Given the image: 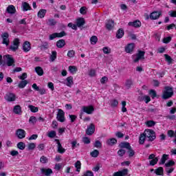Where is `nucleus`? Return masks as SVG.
I'll use <instances>...</instances> for the list:
<instances>
[{
    "mask_svg": "<svg viewBox=\"0 0 176 176\" xmlns=\"http://www.w3.org/2000/svg\"><path fill=\"white\" fill-rule=\"evenodd\" d=\"M125 86L126 87V89H130V87H131V86H133V80L128 79L126 80V82H125Z\"/></svg>",
    "mask_w": 176,
    "mask_h": 176,
    "instance_id": "43",
    "label": "nucleus"
},
{
    "mask_svg": "<svg viewBox=\"0 0 176 176\" xmlns=\"http://www.w3.org/2000/svg\"><path fill=\"white\" fill-rule=\"evenodd\" d=\"M40 162L41 163H43V164L47 163V157L45 156H42L40 159Z\"/></svg>",
    "mask_w": 176,
    "mask_h": 176,
    "instance_id": "61",
    "label": "nucleus"
},
{
    "mask_svg": "<svg viewBox=\"0 0 176 176\" xmlns=\"http://www.w3.org/2000/svg\"><path fill=\"white\" fill-rule=\"evenodd\" d=\"M16 137L19 138V140H23V138H25V131L22 129H19L16 131Z\"/></svg>",
    "mask_w": 176,
    "mask_h": 176,
    "instance_id": "11",
    "label": "nucleus"
},
{
    "mask_svg": "<svg viewBox=\"0 0 176 176\" xmlns=\"http://www.w3.org/2000/svg\"><path fill=\"white\" fill-rule=\"evenodd\" d=\"M5 100H6V101H8V102L16 101V95L13 93H8L7 94H6Z\"/></svg>",
    "mask_w": 176,
    "mask_h": 176,
    "instance_id": "10",
    "label": "nucleus"
},
{
    "mask_svg": "<svg viewBox=\"0 0 176 176\" xmlns=\"http://www.w3.org/2000/svg\"><path fill=\"white\" fill-rule=\"evenodd\" d=\"M40 49L41 50H46V49H49V43H47V42H43L40 46Z\"/></svg>",
    "mask_w": 176,
    "mask_h": 176,
    "instance_id": "39",
    "label": "nucleus"
},
{
    "mask_svg": "<svg viewBox=\"0 0 176 176\" xmlns=\"http://www.w3.org/2000/svg\"><path fill=\"white\" fill-rule=\"evenodd\" d=\"M90 155L92 157H98L100 155V151H98V150H94L90 153Z\"/></svg>",
    "mask_w": 176,
    "mask_h": 176,
    "instance_id": "41",
    "label": "nucleus"
},
{
    "mask_svg": "<svg viewBox=\"0 0 176 176\" xmlns=\"http://www.w3.org/2000/svg\"><path fill=\"white\" fill-rule=\"evenodd\" d=\"M56 119L58 122H60V123H64V122H65V113H64V111L62 109L58 110Z\"/></svg>",
    "mask_w": 176,
    "mask_h": 176,
    "instance_id": "6",
    "label": "nucleus"
},
{
    "mask_svg": "<svg viewBox=\"0 0 176 176\" xmlns=\"http://www.w3.org/2000/svg\"><path fill=\"white\" fill-rule=\"evenodd\" d=\"M56 46L58 49H61L65 46V40L60 39L56 42Z\"/></svg>",
    "mask_w": 176,
    "mask_h": 176,
    "instance_id": "26",
    "label": "nucleus"
},
{
    "mask_svg": "<svg viewBox=\"0 0 176 176\" xmlns=\"http://www.w3.org/2000/svg\"><path fill=\"white\" fill-rule=\"evenodd\" d=\"M69 71L71 74H76L78 69L75 66H69Z\"/></svg>",
    "mask_w": 176,
    "mask_h": 176,
    "instance_id": "45",
    "label": "nucleus"
},
{
    "mask_svg": "<svg viewBox=\"0 0 176 176\" xmlns=\"http://www.w3.org/2000/svg\"><path fill=\"white\" fill-rule=\"evenodd\" d=\"M169 16L170 17H176V11H173V10L169 11Z\"/></svg>",
    "mask_w": 176,
    "mask_h": 176,
    "instance_id": "64",
    "label": "nucleus"
},
{
    "mask_svg": "<svg viewBox=\"0 0 176 176\" xmlns=\"http://www.w3.org/2000/svg\"><path fill=\"white\" fill-rule=\"evenodd\" d=\"M3 58H6V64L8 67H14V58H13L11 55H6L3 56Z\"/></svg>",
    "mask_w": 176,
    "mask_h": 176,
    "instance_id": "5",
    "label": "nucleus"
},
{
    "mask_svg": "<svg viewBox=\"0 0 176 176\" xmlns=\"http://www.w3.org/2000/svg\"><path fill=\"white\" fill-rule=\"evenodd\" d=\"M1 38L3 39L2 43L3 45H6V46H9V43H10V40L9 39V33L4 32L1 34Z\"/></svg>",
    "mask_w": 176,
    "mask_h": 176,
    "instance_id": "7",
    "label": "nucleus"
},
{
    "mask_svg": "<svg viewBox=\"0 0 176 176\" xmlns=\"http://www.w3.org/2000/svg\"><path fill=\"white\" fill-rule=\"evenodd\" d=\"M108 82V77L107 76H103L101 79H100V83L102 85H105V83Z\"/></svg>",
    "mask_w": 176,
    "mask_h": 176,
    "instance_id": "56",
    "label": "nucleus"
},
{
    "mask_svg": "<svg viewBox=\"0 0 176 176\" xmlns=\"http://www.w3.org/2000/svg\"><path fill=\"white\" fill-rule=\"evenodd\" d=\"M175 164V162L173 160L168 161L167 163L165 164L166 167H171Z\"/></svg>",
    "mask_w": 176,
    "mask_h": 176,
    "instance_id": "52",
    "label": "nucleus"
},
{
    "mask_svg": "<svg viewBox=\"0 0 176 176\" xmlns=\"http://www.w3.org/2000/svg\"><path fill=\"white\" fill-rule=\"evenodd\" d=\"M28 108L30 109L31 112H33L34 113L38 112L39 111V109L35 106L30 104L28 106Z\"/></svg>",
    "mask_w": 176,
    "mask_h": 176,
    "instance_id": "38",
    "label": "nucleus"
},
{
    "mask_svg": "<svg viewBox=\"0 0 176 176\" xmlns=\"http://www.w3.org/2000/svg\"><path fill=\"white\" fill-rule=\"evenodd\" d=\"M157 162H159V157H155L153 160L150 161V166H155V164H157Z\"/></svg>",
    "mask_w": 176,
    "mask_h": 176,
    "instance_id": "49",
    "label": "nucleus"
},
{
    "mask_svg": "<svg viewBox=\"0 0 176 176\" xmlns=\"http://www.w3.org/2000/svg\"><path fill=\"white\" fill-rule=\"evenodd\" d=\"M94 146L95 148H101V142H100V140H96L94 143Z\"/></svg>",
    "mask_w": 176,
    "mask_h": 176,
    "instance_id": "59",
    "label": "nucleus"
},
{
    "mask_svg": "<svg viewBox=\"0 0 176 176\" xmlns=\"http://www.w3.org/2000/svg\"><path fill=\"white\" fill-rule=\"evenodd\" d=\"M143 133L146 136V141L152 142L156 140V133L152 129H146Z\"/></svg>",
    "mask_w": 176,
    "mask_h": 176,
    "instance_id": "1",
    "label": "nucleus"
},
{
    "mask_svg": "<svg viewBox=\"0 0 176 176\" xmlns=\"http://www.w3.org/2000/svg\"><path fill=\"white\" fill-rule=\"evenodd\" d=\"M145 140H146L145 134L144 133L140 134L139 138V144H140V145H144V144H145Z\"/></svg>",
    "mask_w": 176,
    "mask_h": 176,
    "instance_id": "27",
    "label": "nucleus"
},
{
    "mask_svg": "<svg viewBox=\"0 0 176 176\" xmlns=\"http://www.w3.org/2000/svg\"><path fill=\"white\" fill-rule=\"evenodd\" d=\"M125 153H126V151L124 149H120L118 151V155H119L121 157L123 156Z\"/></svg>",
    "mask_w": 176,
    "mask_h": 176,
    "instance_id": "63",
    "label": "nucleus"
},
{
    "mask_svg": "<svg viewBox=\"0 0 176 176\" xmlns=\"http://www.w3.org/2000/svg\"><path fill=\"white\" fill-rule=\"evenodd\" d=\"M57 38V33H53L52 34L50 35V41H53V39H56Z\"/></svg>",
    "mask_w": 176,
    "mask_h": 176,
    "instance_id": "62",
    "label": "nucleus"
},
{
    "mask_svg": "<svg viewBox=\"0 0 176 176\" xmlns=\"http://www.w3.org/2000/svg\"><path fill=\"white\" fill-rule=\"evenodd\" d=\"M68 87H72L74 85V77L69 76L66 78V82L65 83Z\"/></svg>",
    "mask_w": 176,
    "mask_h": 176,
    "instance_id": "20",
    "label": "nucleus"
},
{
    "mask_svg": "<svg viewBox=\"0 0 176 176\" xmlns=\"http://www.w3.org/2000/svg\"><path fill=\"white\" fill-rule=\"evenodd\" d=\"M164 91L163 92L162 98L164 100H167L168 98H171L173 97V94H174V91H173V88L170 87H165Z\"/></svg>",
    "mask_w": 176,
    "mask_h": 176,
    "instance_id": "2",
    "label": "nucleus"
},
{
    "mask_svg": "<svg viewBox=\"0 0 176 176\" xmlns=\"http://www.w3.org/2000/svg\"><path fill=\"white\" fill-rule=\"evenodd\" d=\"M124 35V30H123V29H119L116 34V38H118V39H120V38H123Z\"/></svg>",
    "mask_w": 176,
    "mask_h": 176,
    "instance_id": "30",
    "label": "nucleus"
},
{
    "mask_svg": "<svg viewBox=\"0 0 176 176\" xmlns=\"http://www.w3.org/2000/svg\"><path fill=\"white\" fill-rule=\"evenodd\" d=\"M146 124L148 127H153L156 124V122L153 120H149L146 122Z\"/></svg>",
    "mask_w": 176,
    "mask_h": 176,
    "instance_id": "48",
    "label": "nucleus"
},
{
    "mask_svg": "<svg viewBox=\"0 0 176 176\" xmlns=\"http://www.w3.org/2000/svg\"><path fill=\"white\" fill-rule=\"evenodd\" d=\"M164 170L163 169L162 167H159L158 168L155 169V173L156 175H163Z\"/></svg>",
    "mask_w": 176,
    "mask_h": 176,
    "instance_id": "36",
    "label": "nucleus"
},
{
    "mask_svg": "<svg viewBox=\"0 0 176 176\" xmlns=\"http://www.w3.org/2000/svg\"><path fill=\"white\" fill-rule=\"evenodd\" d=\"M149 94L152 97V98H155L156 97V96H157L156 91H155L153 89H151L149 91Z\"/></svg>",
    "mask_w": 176,
    "mask_h": 176,
    "instance_id": "55",
    "label": "nucleus"
},
{
    "mask_svg": "<svg viewBox=\"0 0 176 176\" xmlns=\"http://www.w3.org/2000/svg\"><path fill=\"white\" fill-rule=\"evenodd\" d=\"M35 72H36L37 75L38 76H42L43 75V69L39 66L36 67L35 69Z\"/></svg>",
    "mask_w": 176,
    "mask_h": 176,
    "instance_id": "28",
    "label": "nucleus"
},
{
    "mask_svg": "<svg viewBox=\"0 0 176 176\" xmlns=\"http://www.w3.org/2000/svg\"><path fill=\"white\" fill-rule=\"evenodd\" d=\"M48 25H56L57 22L54 19H49L47 21Z\"/></svg>",
    "mask_w": 176,
    "mask_h": 176,
    "instance_id": "53",
    "label": "nucleus"
},
{
    "mask_svg": "<svg viewBox=\"0 0 176 176\" xmlns=\"http://www.w3.org/2000/svg\"><path fill=\"white\" fill-rule=\"evenodd\" d=\"M160 16H162V12H157L156 11H154L150 14V19L151 20H157V19H159Z\"/></svg>",
    "mask_w": 176,
    "mask_h": 176,
    "instance_id": "13",
    "label": "nucleus"
},
{
    "mask_svg": "<svg viewBox=\"0 0 176 176\" xmlns=\"http://www.w3.org/2000/svg\"><path fill=\"white\" fill-rule=\"evenodd\" d=\"M82 112L87 113L88 115H91L94 112V107L93 106H83L82 108Z\"/></svg>",
    "mask_w": 176,
    "mask_h": 176,
    "instance_id": "8",
    "label": "nucleus"
},
{
    "mask_svg": "<svg viewBox=\"0 0 176 176\" xmlns=\"http://www.w3.org/2000/svg\"><path fill=\"white\" fill-rule=\"evenodd\" d=\"M56 58H57V52L52 51V55L50 57V61H52L53 63V61H54V60H56Z\"/></svg>",
    "mask_w": 176,
    "mask_h": 176,
    "instance_id": "35",
    "label": "nucleus"
},
{
    "mask_svg": "<svg viewBox=\"0 0 176 176\" xmlns=\"http://www.w3.org/2000/svg\"><path fill=\"white\" fill-rule=\"evenodd\" d=\"M135 47V46L134 45V43L128 44L124 47L126 53H131L132 52H134Z\"/></svg>",
    "mask_w": 176,
    "mask_h": 176,
    "instance_id": "17",
    "label": "nucleus"
},
{
    "mask_svg": "<svg viewBox=\"0 0 176 176\" xmlns=\"http://www.w3.org/2000/svg\"><path fill=\"white\" fill-rule=\"evenodd\" d=\"M54 141L57 144V148H58L57 151L58 152V153H61V154L65 153V148L63 147V145H61L60 140L58 139H55Z\"/></svg>",
    "mask_w": 176,
    "mask_h": 176,
    "instance_id": "12",
    "label": "nucleus"
},
{
    "mask_svg": "<svg viewBox=\"0 0 176 176\" xmlns=\"http://www.w3.org/2000/svg\"><path fill=\"white\" fill-rule=\"evenodd\" d=\"M85 24H86V21H85L84 18H78V19H77V20H76V25H77V27L80 28V27H83V25H85Z\"/></svg>",
    "mask_w": 176,
    "mask_h": 176,
    "instance_id": "22",
    "label": "nucleus"
},
{
    "mask_svg": "<svg viewBox=\"0 0 176 176\" xmlns=\"http://www.w3.org/2000/svg\"><path fill=\"white\" fill-rule=\"evenodd\" d=\"M105 25H106L107 30H108L109 31H111V30H112L113 27H115V21H113V20H107L106 21Z\"/></svg>",
    "mask_w": 176,
    "mask_h": 176,
    "instance_id": "14",
    "label": "nucleus"
},
{
    "mask_svg": "<svg viewBox=\"0 0 176 176\" xmlns=\"http://www.w3.org/2000/svg\"><path fill=\"white\" fill-rule=\"evenodd\" d=\"M47 137H49V138H54V137L57 135V133L56 132V131H50L47 132Z\"/></svg>",
    "mask_w": 176,
    "mask_h": 176,
    "instance_id": "34",
    "label": "nucleus"
},
{
    "mask_svg": "<svg viewBox=\"0 0 176 176\" xmlns=\"http://www.w3.org/2000/svg\"><path fill=\"white\" fill-rule=\"evenodd\" d=\"M67 56H68L69 58H72V57H74V56H75V51H74V50H72L68 51V52H67Z\"/></svg>",
    "mask_w": 176,
    "mask_h": 176,
    "instance_id": "50",
    "label": "nucleus"
},
{
    "mask_svg": "<svg viewBox=\"0 0 176 176\" xmlns=\"http://www.w3.org/2000/svg\"><path fill=\"white\" fill-rule=\"evenodd\" d=\"M164 43H170L171 42V36L165 37L163 39Z\"/></svg>",
    "mask_w": 176,
    "mask_h": 176,
    "instance_id": "58",
    "label": "nucleus"
},
{
    "mask_svg": "<svg viewBox=\"0 0 176 176\" xmlns=\"http://www.w3.org/2000/svg\"><path fill=\"white\" fill-rule=\"evenodd\" d=\"M127 173H129L128 169H123L122 170H119L118 172L114 173L113 176H126L127 175Z\"/></svg>",
    "mask_w": 176,
    "mask_h": 176,
    "instance_id": "18",
    "label": "nucleus"
},
{
    "mask_svg": "<svg viewBox=\"0 0 176 176\" xmlns=\"http://www.w3.org/2000/svg\"><path fill=\"white\" fill-rule=\"evenodd\" d=\"M45 15H46V10L45 9L40 10L37 14L39 19H43V17H45Z\"/></svg>",
    "mask_w": 176,
    "mask_h": 176,
    "instance_id": "29",
    "label": "nucleus"
},
{
    "mask_svg": "<svg viewBox=\"0 0 176 176\" xmlns=\"http://www.w3.org/2000/svg\"><path fill=\"white\" fill-rule=\"evenodd\" d=\"M7 13H9V14H14L16 13V7L13 5H10L7 7L6 9Z\"/></svg>",
    "mask_w": 176,
    "mask_h": 176,
    "instance_id": "19",
    "label": "nucleus"
},
{
    "mask_svg": "<svg viewBox=\"0 0 176 176\" xmlns=\"http://www.w3.org/2000/svg\"><path fill=\"white\" fill-rule=\"evenodd\" d=\"M83 176H94V173L90 170H87L85 173H84Z\"/></svg>",
    "mask_w": 176,
    "mask_h": 176,
    "instance_id": "60",
    "label": "nucleus"
},
{
    "mask_svg": "<svg viewBox=\"0 0 176 176\" xmlns=\"http://www.w3.org/2000/svg\"><path fill=\"white\" fill-rule=\"evenodd\" d=\"M102 52L104 53V54H109V53H111V49H109L108 47H104L102 48Z\"/></svg>",
    "mask_w": 176,
    "mask_h": 176,
    "instance_id": "51",
    "label": "nucleus"
},
{
    "mask_svg": "<svg viewBox=\"0 0 176 176\" xmlns=\"http://www.w3.org/2000/svg\"><path fill=\"white\" fill-rule=\"evenodd\" d=\"M111 107L115 108L119 105V102L117 100H113L110 102Z\"/></svg>",
    "mask_w": 176,
    "mask_h": 176,
    "instance_id": "46",
    "label": "nucleus"
},
{
    "mask_svg": "<svg viewBox=\"0 0 176 176\" xmlns=\"http://www.w3.org/2000/svg\"><path fill=\"white\" fill-rule=\"evenodd\" d=\"M29 123L31 124H35L36 123V117L31 116L29 119Z\"/></svg>",
    "mask_w": 176,
    "mask_h": 176,
    "instance_id": "47",
    "label": "nucleus"
},
{
    "mask_svg": "<svg viewBox=\"0 0 176 176\" xmlns=\"http://www.w3.org/2000/svg\"><path fill=\"white\" fill-rule=\"evenodd\" d=\"M141 21L137 20L133 22H129L128 23V25H130L131 27H134L135 28H140L141 27Z\"/></svg>",
    "mask_w": 176,
    "mask_h": 176,
    "instance_id": "21",
    "label": "nucleus"
},
{
    "mask_svg": "<svg viewBox=\"0 0 176 176\" xmlns=\"http://www.w3.org/2000/svg\"><path fill=\"white\" fill-rule=\"evenodd\" d=\"M35 146H36V144H35V143H30L28 144V148L29 151H32L33 149H35Z\"/></svg>",
    "mask_w": 176,
    "mask_h": 176,
    "instance_id": "54",
    "label": "nucleus"
},
{
    "mask_svg": "<svg viewBox=\"0 0 176 176\" xmlns=\"http://www.w3.org/2000/svg\"><path fill=\"white\" fill-rule=\"evenodd\" d=\"M27 85H28V81L27 80H24L19 83L18 87L19 89H24V87H25Z\"/></svg>",
    "mask_w": 176,
    "mask_h": 176,
    "instance_id": "31",
    "label": "nucleus"
},
{
    "mask_svg": "<svg viewBox=\"0 0 176 176\" xmlns=\"http://www.w3.org/2000/svg\"><path fill=\"white\" fill-rule=\"evenodd\" d=\"M19 46H20V39L14 38L12 44L10 46V50L12 52H16V50H19Z\"/></svg>",
    "mask_w": 176,
    "mask_h": 176,
    "instance_id": "4",
    "label": "nucleus"
},
{
    "mask_svg": "<svg viewBox=\"0 0 176 176\" xmlns=\"http://www.w3.org/2000/svg\"><path fill=\"white\" fill-rule=\"evenodd\" d=\"M76 168V171H78V173L80 172V168L82 166V164L80 163V161H77L75 164H74Z\"/></svg>",
    "mask_w": 176,
    "mask_h": 176,
    "instance_id": "40",
    "label": "nucleus"
},
{
    "mask_svg": "<svg viewBox=\"0 0 176 176\" xmlns=\"http://www.w3.org/2000/svg\"><path fill=\"white\" fill-rule=\"evenodd\" d=\"M166 61H167L168 65L173 63V58H171V56H170L168 54H164Z\"/></svg>",
    "mask_w": 176,
    "mask_h": 176,
    "instance_id": "42",
    "label": "nucleus"
},
{
    "mask_svg": "<svg viewBox=\"0 0 176 176\" xmlns=\"http://www.w3.org/2000/svg\"><path fill=\"white\" fill-rule=\"evenodd\" d=\"M132 58L134 63H138L140 60H144L145 59V52L144 51H138V53L133 55Z\"/></svg>",
    "mask_w": 176,
    "mask_h": 176,
    "instance_id": "3",
    "label": "nucleus"
},
{
    "mask_svg": "<svg viewBox=\"0 0 176 176\" xmlns=\"http://www.w3.org/2000/svg\"><path fill=\"white\" fill-rule=\"evenodd\" d=\"M41 172L46 176H50L51 174H53V170L51 168H41Z\"/></svg>",
    "mask_w": 176,
    "mask_h": 176,
    "instance_id": "23",
    "label": "nucleus"
},
{
    "mask_svg": "<svg viewBox=\"0 0 176 176\" xmlns=\"http://www.w3.org/2000/svg\"><path fill=\"white\" fill-rule=\"evenodd\" d=\"M17 148L21 149V151H24L25 149V143L21 142L17 144Z\"/></svg>",
    "mask_w": 176,
    "mask_h": 176,
    "instance_id": "37",
    "label": "nucleus"
},
{
    "mask_svg": "<svg viewBox=\"0 0 176 176\" xmlns=\"http://www.w3.org/2000/svg\"><path fill=\"white\" fill-rule=\"evenodd\" d=\"M118 142V140L116 138L108 139L106 142V144L109 146H113L115 144Z\"/></svg>",
    "mask_w": 176,
    "mask_h": 176,
    "instance_id": "24",
    "label": "nucleus"
},
{
    "mask_svg": "<svg viewBox=\"0 0 176 176\" xmlns=\"http://www.w3.org/2000/svg\"><path fill=\"white\" fill-rule=\"evenodd\" d=\"M166 160H168V155L164 154L160 161V164H164V163H166Z\"/></svg>",
    "mask_w": 176,
    "mask_h": 176,
    "instance_id": "33",
    "label": "nucleus"
},
{
    "mask_svg": "<svg viewBox=\"0 0 176 176\" xmlns=\"http://www.w3.org/2000/svg\"><path fill=\"white\" fill-rule=\"evenodd\" d=\"M23 50L25 53L28 52H30L31 50V43H30V41H25L23 44Z\"/></svg>",
    "mask_w": 176,
    "mask_h": 176,
    "instance_id": "15",
    "label": "nucleus"
},
{
    "mask_svg": "<svg viewBox=\"0 0 176 176\" xmlns=\"http://www.w3.org/2000/svg\"><path fill=\"white\" fill-rule=\"evenodd\" d=\"M120 146L121 148H125V149H131V146H130V143L129 142H121Z\"/></svg>",
    "mask_w": 176,
    "mask_h": 176,
    "instance_id": "32",
    "label": "nucleus"
},
{
    "mask_svg": "<svg viewBox=\"0 0 176 176\" xmlns=\"http://www.w3.org/2000/svg\"><path fill=\"white\" fill-rule=\"evenodd\" d=\"M98 41V38L96 36H92L90 38V42L91 45H96Z\"/></svg>",
    "mask_w": 176,
    "mask_h": 176,
    "instance_id": "44",
    "label": "nucleus"
},
{
    "mask_svg": "<svg viewBox=\"0 0 176 176\" xmlns=\"http://www.w3.org/2000/svg\"><path fill=\"white\" fill-rule=\"evenodd\" d=\"M14 113L16 115H21V107L20 105H16L14 107L13 109Z\"/></svg>",
    "mask_w": 176,
    "mask_h": 176,
    "instance_id": "25",
    "label": "nucleus"
},
{
    "mask_svg": "<svg viewBox=\"0 0 176 176\" xmlns=\"http://www.w3.org/2000/svg\"><path fill=\"white\" fill-rule=\"evenodd\" d=\"M21 9L23 12H28V10H32L31 6L25 1L22 2Z\"/></svg>",
    "mask_w": 176,
    "mask_h": 176,
    "instance_id": "16",
    "label": "nucleus"
},
{
    "mask_svg": "<svg viewBox=\"0 0 176 176\" xmlns=\"http://www.w3.org/2000/svg\"><path fill=\"white\" fill-rule=\"evenodd\" d=\"M94 131H96V126L94 124H90L86 130V134L87 135H93V134H94Z\"/></svg>",
    "mask_w": 176,
    "mask_h": 176,
    "instance_id": "9",
    "label": "nucleus"
},
{
    "mask_svg": "<svg viewBox=\"0 0 176 176\" xmlns=\"http://www.w3.org/2000/svg\"><path fill=\"white\" fill-rule=\"evenodd\" d=\"M87 10V8L86 7H82V8L80 9V13L81 14H86Z\"/></svg>",
    "mask_w": 176,
    "mask_h": 176,
    "instance_id": "57",
    "label": "nucleus"
}]
</instances>
